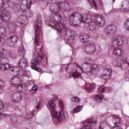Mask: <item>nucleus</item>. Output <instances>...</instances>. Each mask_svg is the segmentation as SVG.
<instances>
[{
	"label": "nucleus",
	"mask_w": 129,
	"mask_h": 129,
	"mask_svg": "<svg viewBox=\"0 0 129 129\" xmlns=\"http://www.w3.org/2000/svg\"><path fill=\"white\" fill-rule=\"evenodd\" d=\"M49 20L51 23L54 24L55 30L57 32H65V37L68 39L70 43H73V41H74V31L66 30H65L66 27L63 24L58 23L62 20V17L58 12H53L49 17Z\"/></svg>",
	"instance_id": "f257e3e1"
},
{
	"label": "nucleus",
	"mask_w": 129,
	"mask_h": 129,
	"mask_svg": "<svg viewBox=\"0 0 129 129\" xmlns=\"http://www.w3.org/2000/svg\"><path fill=\"white\" fill-rule=\"evenodd\" d=\"M49 110L51 112L52 115L55 120H57L58 122H62L64 119L67 120L69 118L68 113L63 111L65 109V106L62 100L58 101V106L60 108V112L56 111V105L52 100H48V105H47Z\"/></svg>",
	"instance_id": "f03ea898"
},
{
	"label": "nucleus",
	"mask_w": 129,
	"mask_h": 129,
	"mask_svg": "<svg viewBox=\"0 0 129 129\" xmlns=\"http://www.w3.org/2000/svg\"><path fill=\"white\" fill-rule=\"evenodd\" d=\"M91 20V15L88 14H83L78 18L77 13H74L70 16L69 22L72 26L79 27L81 23H89Z\"/></svg>",
	"instance_id": "7ed1b4c3"
},
{
	"label": "nucleus",
	"mask_w": 129,
	"mask_h": 129,
	"mask_svg": "<svg viewBox=\"0 0 129 129\" xmlns=\"http://www.w3.org/2000/svg\"><path fill=\"white\" fill-rule=\"evenodd\" d=\"M85 23L89 24L88 28L90 31H94L96 29V25L100 27L105 25V19L99 15H94L93 17L91 16V20L88 23Z\"/></svg>",
	"instance_id": "20e7f679"
},
{
	"label": "nucleus",
	"mask_w": 129,
	"mask_h": 129,
	"mask_svg": "<svg viewBox=\"0 0 129 129\" xmlns=\"http://www.w3.org/2000/svg\"><path fill=\"white\" fill-rule=\"evenodd\" d=\"M41 27H42V17L38 16L37 17L36 26H34V31L35 33V42L37 46L41 45L40 38L39 35L41 34Z\"/></svg>",
	"instance_id": "39448f33"
},
{
	"label": "nucleus",
	"mask_w": 129,
	"mask_h": 129,
	"mask_svg": "<svg viewBox=\"0 0 129 129\" xmlns=\"http://www.w3.org/2000/svg\"><path fill=\"white\" fill-rule=\"evenodd\" d=\"M117 31V27L115 25H108L104 29V34L107 37L113 36Z\"/></svg>",
	"instance_id": "423d86ee"
},
{
	"label": "nucleus",
	"mask_w": 129,
	"mask_h": 129,
	"mask_svg": "<svg viewBox=\"0 0 129 129\" xmlns=\"http://www.w3.org/2000/svg\"><path fill=\"white\" fill-rule=\"evenodd\" d=\"M12 17L11 14L9 11L4 10L0 11V24H2L3 22H10L11 21Z\"/></svg>",
	"instance_id": "0eeeda50"
},
{
	"label": "nucleus",
	"mask_w": 129,
	"mask_h": 129,
	"mask_svg": "<svg viewBox=\"0 0 129 129\" xmlns=\"http://www.w3.org/2000/svg\"><path fill=\"white\" fill-rule=\"evenodd\" d=\"M84 51L85 53H86V54L93 55V54H94L96 51L95 43H91L86 44L84 47Z\"/></svg>",
	"instance_id": "6e6552de"
},
{
	"label": "nucleus",
	"mask_w": 129,
	"mask_h": 129,
	"mask_svg": "<svg viewBox=\"0 0 129 129\" xmlns=\"http://www.w3.org/2000/svg\"><path fill=\"white\" fill-rule=\"evenodd\" d=\"M124 41V38L120 36L115 35L114 37V40L112 43V46L115 47L117 46H122L123 45V41Z\"/></svg>",
	"instance_id": "1a4fd4ad"
},
{
	"label": "nucleus",
	"mask_w": 129,
	"mask_h": 129,
	"mask_svg": "<svg viewBox=\"0 0 129 129\" xmlns=\"http://www.w3.org/2000/svg\"><path fill=\"white\" fill-rule=\"evenodd\" d=\"M19 37L17 35H12L7 39V44L10 47H14L18 43Z\"/></svg>",
	"instance_id": "9d476101"
},
{
	"label": "nucleus",
	"mask_w": 129,
	"mask_h": 129,
	"mask_svg": "<svg viewBox=\"0 0 129 129\" xmlns=\"http://www.w3.org/2000/svg\"><path fill=\"white\" fill-rule=\"evenodd\" d=\"M8 60L7 58L4 57L1 59L0 69L2 71H7L10 68V64L8 63Z\"/></svg>",
	"instance_id": "9b49d317"
},
{
	"label": "nucleus",
	"mask_w": 129,
	"mask_h": 129,
	"mask_svg": "<svg viewBox=\"0 0 129 129\" xmlns=\"http://www.w3.org/2000/svg\"><path fill=\"white\" fill-rule=\"evenodd\" d=\"M20 9L23 11V12L31 9V5L28 0H23L21 2V6Z\"/></svg>",
	"instance_id": "f8f14e48"
},
{
	"label": "nucleus",
	"mask_w": 129,
	"mask_h": 129,
	"mask_svg": "<svg viewBox=\"0 0 129 129\" xmlns=\"http://www.w3.org/2000/svg\"><path fill=\"white\" fill-rule=\"evenodd\" d=\"M18 66L20 68L25 69L28 67V59L27 58L23 57L21 58L18 62Z\"/></svg>",
	"instance_id": "ddd939ff"
},
{
	"label": "nucleus",
	"mask_w": 129,
	"mask_h": 129,
	"mask_svg": "<svg viewBox=\"0 0 129 129\" xmlns=\"http://www.w3.org/2000/svg\"><path fill=\"white\" fill-rule=\"evenodd\" d=\"M8 28L11 33H14L17 30V24L14 21H11L8 23Z\"/></svg>",
	"instance_id": "4468645a"
},
{
	"label": "nucleus",
	"mask_w": 129,
	"mask_h": 129,
	"mask_svg": "<svg viewBox=\"0 0 129 129\" xmlns=\"http://www.w3.org/2000/svg\"><path fill=\"white\" fill-rule=\"evenodd\" d=\"M50 9L51 12L55 13L59 12L61 10V7L58 3H52L50 6Z\"/></svg>",
	"instance_id": "2eb2a0df"
},
{
	"label": "nucleus",
	"mask_w": 129,
	"mask_h": 129,
	"mask_svg": "<svg viewBox=\"0 0 129 129\" xmlns=\"http://www.w3.org/2000/svg\"><path fill=\"white\" fill-rule=\"evenodd\" d=\"M66 71L68 73H74L76 71V64L71 63L67 66Z\"/></svg>",
	"instance_id": "dca6fc26"
},
{
	"label": "nucleus",
	"mask_w": 129,
	"mask_h": 129,
	"mask_svg": "<svg viewBox=\"0 0 129 129\" xmlns=\"http://www.w3.org/2000/svg\"><path fill=\"white\" fill-rule=\"evenodd\" d=\"M80 40L83 44H86L90 40V36L87 34H83L80 35Z\"/></svg>",
	"instance_id": "f3484780"
},
{
	"label": "nucleus",
	"mask_w": 129,
	"mask_h": 129,
	"mask_svg": "<svg viewBox=\"0 0 129 129\" xmlns=\"http://www.w3.org/2000/svg\"><path fill=\"white\" fill-rule=\"evenodd\" d=\"M8 70H9L10 73H11V74H13V75H19L20 73V69L18 67L11 68V66H10V67L8 68Z\"/></svg>",
	"instance_id": "a211bd4d"
},
{
	"label": "nucleus",
	"mask_w": 129,
	"mask_h": 129,
	"mask_svg": "<svg viewBox=\"0 0 129 129\" xmlns=\"http://www.w3.org/2000/svg\"><path fill=\"white\" fill-rule=\"evenodd\" d=\"M4 107L5 105H4L3 102L0 101V120H3L4 118L8 117V114L2 113L4 111Z\"/></svg>",
	"instance_id": "6ab92c4d"
},
{
	"label": "nucleus",
	"mask_w": 129,
	"mask_h": 129,
	"mask_svg": "<svg viewBox=\"0 0 129 129\" xmlns=\"http://www.w3.org/2000/svg\"><path fill=\"white\" fill-rule=\"evenodd\" d=\"M13 101L15 102H19L22 100V94L20 93H14L12 97Z\"/></svg>",
	"instance_id": "aec40b11"
},
{
	"label": "nucleus",
	"mask_w": 129,
	"mask_h": 129,
	"mask_svg": "<svg viewBox=\"0 0 129 129\" xmlns=\"http://www.w3.org/2000/svg\"><path fill=\"white\" fill-rule=\"evenodd\" d=\"M99 128L112 129V126H111V125H110V124L108 123V122H107V121H104L100 123Z\"/></svg>",
	"instance_id": "412c9836"
},
{
	"label": "nucleus",
	"mask_w": 129,
	"mask_h": 129,
	"mask_svg": "<svg viewBox=\"0 0 129 129\" xmlns=\"http://www.w3.org/2000/svg\"><path fill=\"white\" fill-rule=\"evenodd\" d=\"M99 70L98 64L94 63L91 67V72L93 75H96L97 72Z\"/></svg>",
	"instance_id": "4be33fe9"
},
{
	"label": "nucleus",
	"mask_w": 129,
	"mask_h": 129,
	"mask_svg": "<svg viewBox=\"0 0 129 129\" xmlns=\"http://www.w3.org/2000/svg\"><path fill=\"white\" fill-rule=\"evenodd\" d=\"M89 2L90 5H93L94 7V9L97 10V6H99V7H101L102 6V4L101 2L99 0H96V2H94V0H87Z\"/></svg>",
	"instance_id": "5701e85b"
},
{
	"label": "nucleus",
	"mask_w": 129,
	"mask_h": 129,
	"mask_svg": "<svg viewBox=\"0 0 129 129\" xmlns=\"http://www.w3.org/2000/svg\"><path fill=\"white\" fill-rule=\"evenodd\" d=\"M112 52L113 54L116 56V57H120L123 54L122 50L119 48H115L113 50Z\"/></svg>",
	"instance_id": "b1692460"
},
{
	"label": "nucleus",
	"mask_w": 129,
	"mask_h": 129,
	"mask_svg": "<svg viewBox=\"0 0 129 129\" xmlns=\"http://www.w3.org/2000/svg\"><path fill=\"white\" fill-rule=\"evenodd\" d=\"M17 20L20 24H25L26 22L28 21L27 17L25 16L24 15L19 16Z\"/></svg>",
	"instance_id": "393cba45"
},
{
	"label": "nucleus",
	"mask_w": 129,
	"mask_h": 129,
	"mask_svg": "<svg viewBox=\"0 0 129 129\" xmlns=\"http://www.w3.org/2000/svg\"><path fill=\"white\" fill-rule=\"evenodd\" d=\"M17 87L20 92H26L27 89H28V87L25 84H19L18 85Z\"/></svg>",
	"instance_id": "a878e982"
},
{
	"label": "nucleus",
	"mask_w": 129,
	"mask_h": 129,
	"mask_svg": "<svg viewBox=\"0 0 129 129\" xmlns=\"http://www.w3.org/2000/svg\"><path fill=\"white\" fill-rule=\"evenodd\" d=\"M112 119L115 125H117V124H120V119H119V118L117 117L116 115H112Z\"/></svg>",
	"instance_id": "bb28decb"
},
{
	"label": "nucleus",
	"mask_w": 129,
	"mask_h": 129,
	"mask_svg": "<svg viewBox=\"0 0 129 129\" xmlns=\"http://www.w3.org/2000/svg\"><path fill=\"white\" fill-rule=\"evenodd\" d=\"M121 7H123V9H124V12H128L129 11V3L128 2H124L121 5Z\"/></svg>",
	"instance_id": "cd10ccee"
},
{
	"label": "nucleus",
	"mask_w": 129,
	"mask_h": 129,
	"mask_svg": "<svg viewBox=\"0 0 129 129\" xmlns=\"http://www.w3.org/2000/svg\"><path fill=\"white\" fill-rule=\"evenodd\" d=\"M121 7H123V9H124V12H128L129 11V3L128 2H124L121 5Z\"/></svg>",
	"instance_id": "c85d7f7f"
},
{
	"label": "nucleus",
	"mask_w": 129,
	"mask_h": 129,
	"mask_svg": "<svg viewBox=\"0 0 129 129\" xmlns=\"http://www.w3.org/2000/svg\"><path fill=\"white\" fill-rule=\"evenodd\" d=\"M23 13V15L26 17V18H30V17H32V16H33V13L31 12L30 8L27 10H25V11H24Z\"/></svg>",
	"instance_id": "c756f323"
},
{
	"label": "nucleus",
	"mask_w": 129,
	"mask_h": 129,
	"mask_svg": "<svg viewBox=\"0 0 129 129\" xmlns=\"http://www.w3.org/2000/svg\"><path fill=\"white\" fill-rule=\"evenodd\" d=\"M0 36L1 37H6L7 36V29L3 27H0Z\"/></svg>",
	"instance_id": "7c9ffc66"
},
{
	"label": "nucleus",
	"mask_w": 129,
	"mask_h": 129,
	"mask_svg": "<svg viewBox=\"0 0 129 129\" xmlns=\"http://www.w3.org/2000/svg\"><path fill=\"white\" fill-rule=\"evenodd\" d=\"M10 121L12 122L13 125L16 124L17 122H18V117L16 116V115H12L10 118Z\"/></svg>",
	"instance_id": "2f4dec72"
},
{
	"label": "nucleus",
	"mask_w": 129,
	"mask_h": 129,
	"mask_svg": "<svg viewBox=\"0 0 129 129\" xmlns=\"http://www.w3.org/2000/svg\"><path fill=\"white\" fill-rule=\"evenodd\" d=\"M20 6L19 5V4H16L13 7L12 11L14 12V13H15L16 14H18L19 12H20Z\"/></svg>",
	"instance_id": "473e14b6"
},
{
	"label": "nucleus",
	"mask_w": 129,
	"mask_h": 129,
	"mask_svg": "<svg viewBox=\"0 0 129 129\" xmlns=\"http://www.w3.org/2000/svg\"><path fill=\"white\" fill-rule=\"evenodd\" d=\"M94 88H95V84H91L90 85V87H86L85 89L86 90H88V91H89V92H91V91H92V90H93Z\"/></svg>",
	"instance_id": "72a5a7b5"
},
{
	"label": "nucleus",
	"mask_w": 129,
	"mask_h": 129,
	"mask_svg": "<svg viewBox=\"0 0 129 129\" xmlns=\"http://www.w3.org/2000/svg\"><path fill=\"white\" fill-rule=\"evenodd\" d=\"M52 1L55 0H43V2L45 5H48L49 3H51ZM58 3H60V4H63V3H65V0H56Z\"/></svg>",
	"instance_id": "f704fd0d"
},
{
	"label": "nucleus",
	"mask_w": 129,
	"mask_h": 129,
	"mask_svg": "<svg viewBox=\"0 0 129 129\" xmlns=\"http://www.w3.org/2000/svg\"><path fill=\"white\" fill-rule=\"evenodd\" d=\"M63 9L66 12H70V11H71L70 4H69V3H66L64 5Z\"/></svg>",
	"instance_id": "c9c22d12"
},
{
	"label": "nucleus",
	"mask_w": 129,
	"mask_h": 129,
	"mask_svg": "<svg viewBox=\"0 0 129 129\" xmlns=\"http://www.w3.org/2000/svg\"><path fill=\"white\" fill-rule=\"evenodd\" d=\"M35 115V111L32 110L26 114L27 118H32Z\"/></svg>",
	"instance_id": "e433bc0d"
},
{
	"label": "nucleus",
	"mask_w": 129,
	"mask_h": 129,
	"mask_svg": "<svg viewBox=\"0 0 129 129\" xmlns=\"http://www.w3.org/2000/svg\"><path fill=\"white\" fill-rule=\"evenodd\" d=\"M102 98H103V95L102 94L97 95L95 98L96 100L99 101V102L102 101Z\"/></svg>",
	"instance_id": "4c0bfd02"
},
{
	"label": "nucleus",
	"mask_w": 129,
	"mask_h": 129,
	"mask_svg": "<svg viewBox=\"0 0 129 129\" xmlns=\"http://www.w3.org/2000/svg\"><path fill=\"white\" fill-rule=\"evenodd\" d=\"M111 77V76H108L107 75H103L102 76H101V78H102V79H103V80H105L106 81H108V80H109L110 79Z\"/></svg>",
	"instance_id": "58836bf2"
},
{
	"label": "nucleus",
	"mask_w": 129,
	"mask_h": 129,
	"mask_svg": "<svg viewBox=\"0 0 129 129\" xmlns=\"http://www.w3.org/2000/svg\"><path fill=\"white\" fill-rule=\"evenodd\" d=\"M81 110H82V106H79L74 108V110L73 111V113H75L76 112H80Z\"/></svg>",
	"instance_id": "ea45409f"
},
{
	"label": "nucleus",
	"mask_w": 129,
	"mask_h": 129,
	"mask_svg": "<svg viewBox=\"0 0 129 129\" xmlns=\"http://www.w3.org/2000/svg\"><path fill=\"white\" fill-rule=\"evenodd\" d=\"M36 58L40 61V62H44L45 61V58L44 57L41 56L40 55V52H38L36 55Z\"/></svg>",
	"instance_id": "a19ab883"
},
{
	"label": "nucleus",
	"mask_w": 129,
	"mask_h": 129,
	"mask_svg": "<svg viewBox=\"0 0 129 129\" xmlns=\"http://www.w3.org/2000/svg\"><path fill=\"white\" fill-rule=\"evenodd\" d=\"M98 91L100 93H104V91H105V87H104V86H100L98 88Z\"/></svg>",
	"instance_id": "79ce46f5"
},
{
	"label": "nucleus",
	"mask_w": 129,
	"mask_h": 129,
	"mask_svg": "<svg viewBox=\"0 0 129 129\" xmlns=\"http://www.w3.org/2000/svg\"><path fill=\"white\" fill-rule=\"evenodd\" d=\"M124 27L127 31H129V18L125 21Z\"/></svg>",
	"instance_id": "37998d69"
},
{
	"label": "nucleus",
	"mask_w": 129,
	"mask_h": 129,
	"mask_svg": "<svg viewBox=\"0 0 129 129\" xmlns=\"http://www.w3.org/2000/svg\"><path fill=\"white\" fill-rule=\"evenodd\" d=\"M30 63L32 65H34V66H37L38 64H39V62L38 60L35 58H33L31 60Z\"/></svg>",
	"instance_id": "c03bdc74"
},
{
	"label": "nucleus",
	"mask_w": 129,
	"mask_h": 129,
	"mask_svg": "<svg viewBox=\"0 0 129 129\" xmlns=\"http://www.w3.org/2000/svg\"><path fill=\"white\" fill-rule=\"evenodd\" d=\"M38 91V87L37 86H34L32 89L30 91V93L32 94L34 93H36V91Z\"/></svg>",
	"instance_id": "a18cd8bd"
},
{
	"label": "nucleus",
	"mask_w": 129,
	"mask_h": 129,
	"mask_svg": "<svg viewBox=\"0 0 129 129\" xmlns=\"http://www.w3.org/2000/svg\"><path fill=\"white\" fill-rule=\"evenodd\" d=\"M84 73H85V74H88L89 73H91V68H89V67H87L86 69H84V70H83V72Z\"/></svg>",
	"instance_id": "49530a36"
},
{
	"label": "nucleus",
	"mask_w": 129,
	"mask_h": 129,
	"mask_svg": "<svg viewBox=\"0 0 129 129\" xmlns=\"http://www.w3.org/2000/svg\"><path fill=\"white\" fill-rule=\"evenodd\" d=\"M104 72L105 73V75L111 76V70L110 69L104 70Z\"/></svg>",
	"instance_id": "de8ad7c7"
},
{
	"label": "nucleus",
	"mask_w": 129,
	"mask_h": 129,
	"mask_svg": "<svg viewBox=\"0 0 129 129\" xmlns=\"http://www.w3.org/2000/svg\"><path fill=\"white\" fill-rule=\"evenodd\" d=\"M19 54L21 57H24L26 55V51L24 48H22L19 50Z\"/></svg>",
	"instance_id": "09e8293b"
},
{
	"label": "nucleus",
	"mask_w": 129,
	"mask_h": 129,
	"mask_svg": "<svg viewBox=\"0 0 129 129\" xmlns=\"http://www.w3.org/2000/svg\"><path fill=\"white\" fill-rule=\"evenodd\" d=\"M5 86V82L0 81V94L4 91V87Z\"/></svg>",
	"instance_id": "8fccbe9b"
},
{
	"label": "nucleus",
	"mask_w": 129,
	"mask_h": 129,
	"mask_svg": "<svg viewBox=\"0 0 129 129\" xmlns=\"http://www.w3.org/2000/svg\"><path fill=\"white\" fill-rule=\"evenodd\" d=\"M86 62H85V64L87 65H90V63H91V58L90 57H86L85 59Z\"/></svg>",
	"instance_id": "3c124183"
},
{
	"label": "nucleus",
	"mask_w": 129,
	"mask_h": 129,
	"mask_svg": "<svg viewBox=\"0 0 129 129\" xmlns=\"http://www.w3.org/2000/svg\"><path fill=\"white\" fill-rule=\"evenodd\" d=\"M122 64H124V61L121 59H118L117 61V66L120 67V66H122Z\"/></svg>",
	"instance_id": "603ef678"
},
{
	"label": "nucleus",
	"mask_w": 129,
	"mask_h": 129,
	"mask_svg": "<svg viewBox=\"0 0 129 129\" xmlns=\"http://www.w3.org/2000/svg\"><path fill=\"white\" fill-rule=\"evenodd\" d=\"M96 122V120L93 119V117L91 118L86 121V123H93Z\"/></svg>",
	"instance_id": "864d4df0"
},
{
	"label": "nucleus",
	"mask_w": 129,
	"mask_h": 129,
	"mask_svg": "<svg viewBox=\"0 0 129 129\" xmlns=\"http://www.w3.org/2000/svg\"><path fill=\"white\" fill-rule=\"evenodd\" d=\"M73 73V77H74V78L80 77V74L78 72H77L76 71Z\"/></svg>",
	"instance_id": "5fc2aeb1"
},
{
	"label": "nucleus",
	"mask_w": 129,
	"mask_h": 129,
	"mask_svg": "<svg viewBox=\"0 0 129 129\" xmlns=\"http://www.w3.org/2000/svg\"><path fill=\"white\" fill-rule=\"evenodd\" d=\"M5 49L0 48V58L5 56Z\"/></svg>",
	"instance_id": "6e6d98bb"
},
{
	"label": "nucleus",
	"mask_w": 129,
	"mask_h": 129,
	"mask_svg": "<svg viewBox=\"0 0 129 129\" xmlns=\"http://www.w3.org/2000/svg\"><path fill=\"white\" fill-rule=\"evenodd\" d=\"M14 80V81H22V80L21 78H19V77H14L13 78L11 79V81H13Z\"/></svg>",
	"instance_id": "4d7b16f0"
},
{
	"label": "nucleus",
	"mask_w": 129,
	"mask_h": 129,
	"mask_svg": "<svg viewBox=\"0 0 129 129\" xmlns=\"http://www.w3.org/2000/svg\"><path fill=\"white\" fill-rule=\"evenodd\" d=\"M31 68L33 70H35V71H38L39 72H40V71L41 70L40 68H37V67L34 66H31Z\"/></svg>",
	"instance_id": "13d9d810"
},
{
	"label": "nucleus",
	"mask_w": 129,
	"mask_h": 129,
	"mask_svg": "<svg viewBox=\"0 0 129 129\" xmlns=\"http://www.w3.org/2000/svg\"><path fill=\"white\" fill-rule=\"evenodd\" d=\"M5 7V3L4 1L0 0V8H4Z\"/></svg>",
	"instance_id": "bf43d9fd"
},
{
	"label": "nucleus",
	"mask_w": 129,
	"mask_h": 129,
	"mask_svg": "<svg viewBox=\"0 0 129 129\" xmlns=\"http://www.w3.org/2000/svg\"><path fill=\"white\" fill-rule=\"evenodd\" d=\"M113 129H122L121 126L116 125V126L113 127Z\"/></svg>",
	"instance_id": "052dcab7"
},
{
	"label": "nucleus",
	"mask_w": 129,
	"mask_h": 129,
	"mask_svg": "<svg viewBox=\"0 0 129 129\" xmlns=\"http://www.w3.org/2000/svg\"><path fill=\"white\" fill-rule=\"evenodd\" d=\"M40 105H41V102H37V105L36 106V108L37 109H39V108H40Z\"/></svg>",
	"instance_id": "680f3d73"
},
{
	"label": "nucleus",
	"mask_w": 129,
	"mask_h": 129,
	"mask_svg": "<svg viewBox=\"0 0 129 129\" xmlns=\"http://www.w3.org/2000/svg\"><path fill=\"white\" fill-rule=\"evenodd\" d=\"M76 67H78L81 70H82V72H83V68L80 67V66L77 64H76Z\"/></svg>",
	"instance_id": "e2e57ef3"
},
{
	"label": "nucleus",
	"mask_w": 129,
	"mask_h": 129,
	"mask_svg": "<svg viewBox=\"0 0 129 129\" xmlns=\"http://www.w3.org/2000/svg\"><path fill=\"white\" fill-rule=\"evenodd\" d=\"M125 62L127 65H129V56H127L126 58Z\"/></svg>",
	"instance_id": "0e129e2a"
},
{
	"label": "nucleus",
	"mask_w": 129,
	"mask_h": 129,
	"mask_svg": "<svg viewBox=\"0 0 129 129\" xmlns=\"http://www.w3.org/2000/svg\"><path fill=\"white\" fill-rule=\"evenodd\" d=\"M46 25H49V27H51L52 29L54 28V26L53 25H51L50 23H48V22H46Z\"/></svg>",
	"instance_id": "69168bd1"
},
{
	"label": "nucleus",
	"mask_w": 129,
	"mask_h": 129,
	"mask_svg": "<svg viewBox=\"0 0 129 129\" xmlns=\"http://www.w3.org/2000/svg\"><path fill=\"white\" fill-rule=\"evenodd\" d=\"M11 84L13 85V86H17L19 85V84L15 83H11Z\"/></svg>",
	"instance_id": "338daca9"
},
{
	"label": "nucleus",
	"mask_w": 129,
	"mask_h": 129,
	"mask_svg": "<svg viewBox=\"0 0 129 129\" xmlns=\"http://www.w3.org/2000/svg\"><path fill=\"white\" fill-rule=\"evenodd\" d=\"M80 99L78 97H76L75 102H78Z\"/></svg>",
	"instance_id": "774afa93"
}]
</instances>
